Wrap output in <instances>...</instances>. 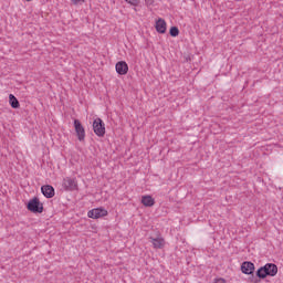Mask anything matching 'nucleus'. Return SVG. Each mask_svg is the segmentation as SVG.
<instances>
[{
    "label": "nucleus",
    "instance_id": "f257e3e1",
    "mask_svg": "<svg viewBox=\"0 0 283 283\" xmlns=\"http://www.w3.org/2000/svg\"><path fill=\"white\" fill-rule=\"evenodd\" d=\"M277 275V265L274 263H266L256 271V277L259 280H265V277H275Z\"/></svg>",
    "mask_w": 283,
    "mask_h": 283
},
{
    "label": "nucleus",
    "instance_id": "f03ea898",
    "mask_svg": "<svg viewBox=\"0 0 283 283\" xmlns=\"http://www.w3.org/2000/svg\"><path fill=\"white\" fill-rule=\"evenodd\" d=\"M60 191H78V181L75 178H64L61 182Z\"/></svg>",
    "mask_w": 283,
    "mask_h": 283
},
{
    "label": "nucleus",
    "instance_id": "7ed1b4c3",
    "mask_svg": "<svg viewBox=\"0 0 283 283\" xmlns=\"http://www.w3.org/2000/svg\"><path fill=\"white\" fill-rule=\"evenodd\" d=\"M27 209L28 211H31V213H43V205L38 197H34L28 202Z\"/></svg>",
    "mask_w": 283,
    "mask_h": 283
},
{
    "label": "nucleus",
    "instance_id": "20e7f679",
    "mask_svg": "<svg viewBox=\"0 0 283 283\" xmlns=\"http://www.w3.org/2000/svg\"><path fill=\"white\" fill-rule=\"evenodd\" d=\"M93 130L99 138L105 136V123L99 117L95 118L93 122Z\"/></svg>",
    "mask_w": 283,
    "mask_h": 283
},
{
    "label": "nucleus",
    "instance_id": "39448f33",
    "mask_svg": "<svg viewBox=\"0 0 283 283\" xmlns=\"http://www.w3.org/2000/svg\"><path fill=\"white\" fill-rule=\"evenodd\" d=\"M74 127L77 140H80V143H83V140H85V127H83V124H81V120L78 119H74Z\"/></svg>",
    "mask_w": 283,
    "mask_h": 283
},
{
    "label": "nucleus",
    "instance_id": "423d86ee",
    "mask_svg": "<svg viewBox=\"0 0 283 283\" xmlns=\"http://www.w3.org/2000/svg\"><path fill=\"white\" fill-rule=\"evenodd\" d=\"M87 216L93 220H98V218H105V216H107V211L105 210V208H95L90 210Z\"/></svg>",
    "mask_w": 283,
    "mask_h": 283
},
{
    "label": "nucleus",
    "instance_id": "0eeeda50",
    "mask_svg": "<svg viewBox=\"0 0 283 283\" xmlns=\"http://www.w3.org/2000/svg\"><path fill=\"white\" fill-rule=\"evenodd\" d=\"M241 271L244 275H253V271H255V264L251 261H244L241 264Z\"/></svg>",
    "mask_w": 283,
    "mask_h": 283
},
{
    "label": "nucleus",
    "instance_id": "6e6552de",
    "mask_svg": "<svg viewBox=\"0 0 283 283\" xmlns=\"http://www.w3.org/2000/svg\"><path fill=\"white\" fill-rule=\"evenodd\" d=\"M115 70L117 74H119L120 76H125V74L129 72V65H127V62L125 61H119L116 63Z\"/></svg>",
    "mask_w": 283,
    "mask_h": 283
},
{
    "label": "nucleus",
    "instance_id": "1a4fd4ad",
    "mask_svg": "<svg viewBox=\"0 0 283 283\" xmlns=\"http://www.w3.org/2000/svg\"><path fill=\"white\" fill-rule=\"evenodd\" d=\"M41 191L44 198H54L55 196L54 187H52L51 185L42 186Z\"/></svg>",
    "mask_w": 283,
    "mask_h": 283
},
{
    "label": "nucleus",
    "instance_id": "9d476101",
    "mask_svg": "<svg viewBox=\"0 0 283 283\" xmlns=\"http://www.w3.org/2000/svg\"><path fill=\"white\" fill-rule=\"evenodd\" d=\"M156 31H157L159 34H165V32H167V22L165 21V19L159 18V19L156 21Z\"/></svg>",
    "mask_w": 283,
    "mask_h": 283
},
{
    "label": "nucleus",
    "instance_id": "9b49d317",
    "mask_svg": "<svg viewBox=\"0 0 283 283\" xmlns=\"http://www.w3.org/2000/svg\"><path fill=\"white\" fill-rule=\"evenodd\" d=\"M150 242L154 249H163V247H165V239L160 237L158 238L150 237Z\"/></svg>",
    "mask_w": 283,
    "mask_h": 283
},
{
    "label": "nucleus",
    "instance_id": "f8f14e48",
    "mask_svg": "<svg viewBox=\"0 0 283 283\" xmlns=\"http://www.w3.org/2000/svg\"><path fill=\"white\" fill-rule=\"evenodd\" d=\"M142 205H144V207H154V205H156V200H154V198L149 195L143 196Z\"/></svg>",
    "mask_w": 283,
    "mask_h": 283
},
{
    "label": "nucleus",
    "instance_id": "ddd939ff",
    "mask_svg": "<svg viewBox=\"0 0 283 283\" xmlns=\"http://www.w3.org/2000/svg\"><path fill=\"white\" fill-rule=\"evenodd\" d=\"M9 103L13 109H19V107H21L19 99H17V97L13 94L9 95Z\"/></svg>",
    "mask_w": 283,
    "mask_h": 283
},
{
    "label": "nucleus",
    "instance_id": "4468645a",
    "mask_svg": "<svg viewBox=\"0 0 283 283\" xmlns=\"http://www.w3.org/2000/svg\"><path fill=\"white\" fill-rule=\"evenodd\" d=\"M170 36H178L180 34V30H178V27H171L169 30Z\"/></svg>",
    "mask_w": 283,
    "mask_h": 283
},
{
    "label": "nucleus",
    "instance_id": "2eb2a0df",
    "mask_svg": "<svg viewBox=\"0 0 283 283\" xmlns=\"http://www.w3.org/2000/svg\"><path fill=\"white\" fill-rule=\"evenodd\" d=\"M126 3H129L130 6H138L140 3V0H125Z\"/></svg>",
    "mask_w": 283,
    "mask_h": 283
},
{
    "label": "nucleus",
    "instance_id": "dca6fc26",
    "mask_svg": "<svg viewBox=\"0 0 283 283\" xmlns=\"http://www.w3.org/2000/svg\"><path fill=\"white\" fill-rule=\"evenodd\" d=\"M84 2H85V0H72V3L74 6H78L80 3H84Z\"/></svg>",
    "mask_w": 283,
    "mask_h": 283
},
{
    "label": "nucleus",
    "instance_id": "f3484780",
    "mask_svg": "<svg viewBox=\"0 0 283 283\" xmlns=\"http://www.w3.org/2000/svg\"><path fill=\"white\" fill-rule=\"evenodd\" d=\"M145 3H146V6H151V4H154V0H145Z\"/></svg>",
    "mask_w": 283,
    "mask_h": 283
},
{
    "label": "nucleus",
    "instance_id": "a211bd4d",
    "mask_svg": "<svg viewBox=\"0 0 283 283\" xmlns=\"http://www.w3.org/2000/svg\"><path fill=\"white\" fill-rule=\"evenodd\" d=\"M214 283H226L224 279H217Z\"/></svg>",
    "mask_w": 283,
    "mask_h": 283
},
{
    "label": "nucleus",
    "instance_id": "6ab92c4d",
    "mask_svg": "<svg viewBox=\"0 0 283 283\" xmlns=\"http://www.w3.org/2000/svg\"><path fill=\"white\" fill-rule=\"evenodd\" d=\"M27 1H32V0H27Z\"/></svg>",
    "mask_w": 283,
    "mask_h": 283
}]
</instances>
